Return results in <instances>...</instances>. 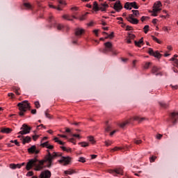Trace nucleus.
I'll return each instance as SVG.
<instances>
[{
  "mask_svg": "<svg viewBox=\"0 0 178 178\" xmlns=\"http://www.w3.org/2000/svg\"><path fill=\"white\" fill-rule=\"evenodd\" d=\"M47 151L48 153L44 156V159H30L26 166V170H31V169L34 168V170L40 172V170H42L44 168H45V166H44V163H47L46 165L47 168H51L52 166V162L54 161V159H56V158L59 156H62V154L60 153L54 152L53 154H51L49 149Z\"/></svg>",
  "mask_w": 178,
  "mask_h": 178,
  "instance_id": "1",
  "label": "nucleus"
},
{
  "mask_svg": "<svg viewBox=\"0 0 178 178\" xmlns=\"http://www.w3.org/2000/svg\"><path fill=\"white\" fill-rule=\"evenodd\" d=\"M17 106L19 107V116H24V113L27 112V109H30V104L28 101H24L18 103Z\"/></svg>",
  "mask_w": 178,
  "mask_h": 178,
  "instance_id": "2",
  "label": "nucleus"
},
{
  "mask_svg": "<svg viewBox=\"0 0 178 178\" xmlns=\"http://www.w3.org/2000/svg\"><path fill=\"white\" fill-rule=\"evenodd\" d=\"M109 8V5L106 3H102L99 6H98V3L97 1H94L92 9L95 12H98V10H101L102 12H105Z\"/></svg>",
  "mask_w": 178,
  "mask_h": 178,
  "instance_id": "3",
  "label": "nucleus"
},
{
  "mask_svg": "<svg viewBox=\"0 0 178 178\" xmlns=\"http://www.w3.org/2000/svg\"><path fill=\"white\" fill-rule=\"evenodd\" d=\"M124 8L125 9H127V10H131V8H134V9H138V8H140L138 5H137V2L134 1V2H127L124 6Z\"/></svg>",
  "mask_w": 178,
  "mask_h": 178,
  "instance_id": "4",
  "label": "nucleus"
},
{
  "mask_svg": "<svg viewBox=\"0 0 178 178\" xmlns=\"http://www.w3.org/2000/svg\"><path fill=\"white\" fill-rule=\"evenodd\" d=\"M21 131L18 133V134H21V136H24V134H29L31 130V127H29L27 124H24L22 127H21Z\"/></svg>",
  "mask_w": 178,
  "mask_h": 178,
  "instance_id": "5",
  "label": "nucleus"
},
{
  "mask_svg": "<svg viewBox=\"0 0 178 178\" xmlns=\"http://www.w3.org/2000/svg\"><path fill=\"white\" fill-rule=\"evenodd\" d=\"M105 48L103 49H100L102 54H108V52H111L113 49L112 48V43L111 42H106L104 43Z\"/></svg>",
  "mask_w": 178,
  "mask_h": 178,
  "instance_id": "6",
  "label": "nucleus"
},
{
  "mask_svg": "<svg viewBox=\"0 0 178 178\" xmlns=\"http://www.w3.org/2000/svg\"><path fill=\"white\" fill-rule=\"evenodd\" d=\"M148 54L151 55V56H154V58H157V59H161L162 57V54H160L159 51H154V49L149 48Z\"/></svg>",
  "mask_w": 178,
  "mask_h": 178,
  "instance_id": "7",
  "label": "nucleus"
},
{
  "mask_svg": "<svg viewBox=\"0 0 178 178\" xmlns=\"http://www.w3.org/2000/svg\"><path fill=\"white\" fill-rule=\"evenodd\" d=\"M52 175V174L51 173V171L46 170L42 171L40 173V178H51V176Z\"/></svg>",
  "mask_w": 178,
  "mask_h": 178,
  "instance_id": "8",
  "label": "nucleus"
},
{
  "mask_svg": "<svg viewBox=\"0 0 178 178\" xmlns=\"http://www.w3.org/2000/svg\"><path fill=\"white\" fill-rule=\"evenodd\" d=\"M113 9L116 10V12H120L121 10L123 9V6H122V3H120V1H117L113 6Z\"/></svg>",
  "mask_w": 178,
  "mask_h": 178,
  "instance_id": "9",
  "label": "nucleus"
},
{
  "mask_svg": "<svg viewBox=\"0 0 178 178\" xmlns=\"http://www.w3.org/2000/svg\"><path fill=\"white\" fill-rule=\"evenodd\" d=\"M60 163H64L63 165L65 166V165H69L70 163V157L67 156H62L61 159L58 161Z\"/></svg>",
  "mask_w": 178,
  "mask_h": 178,
  "instance_id": "10",
  "label": "nucleus"
},
{
  "mask_svg": "<svg viewBox=\"0 0 178 178\" xmlns=\"http://www.w3.org/2000/svg\"><path fill=\"white\" fill-rule=\"evenodd\" d=\"M170 117L171 118V120L173 124H176V123H177L178 113L173 112L170 115Z\"/></svg>",
  "mask_w": 178,
  "mask_h": 178,
  "instance_id": "11",
  "label": "nucleus"
},
{
  "mask_svg": "<svg viewBox=\"0 0 178 178\" xmlns=\"http://www.w3.org/2000/svg\"><path fill=\"white\" fill-rule=\"evenodd\" d=\"M83 34H84V29L81 28H76L75 29V35L76 38H80Z\"/></svg>",
  "mask_w": 178,
  "mask_h": 178,
  "instance_id": "12",
  "label": "nucleus"
},
{
  "mask_svg": "<svg viewBox=\"0 0 178 178\" xmlns=\"http://www.w3.org/2000/svg\"><path fill=\"white\" fill-rule=\"evenodd\" d=\"M28 152L29 154H40V150L37 149V147H35V145H33L29 148Z\"/></svg>",
  "mask_w": 178,
  "mask_h": 178,
  "instance_id": "13",
  "label": "nucleus"
},
{
  "mask_svg": "<svg viewBox=\"0 0 178 178\" xmlns=\"http://www.w3.org/2000/svg\"><path fill=\"white\" fill-rule=\"evenodd\" d=\"M152 73L155 74V76H162V72H159V68L156 66L152 67Z\"/></svg>",
  "mask_w": 178,
  "mask_h": 178,
  "instance_id": "14",
  "label": "nucleus"
},
{
  "mask_svg": "<svg viewBox=\"0 0 178 178\" xmlns=\"http://www.w3.org/2000/svg\"><path fill=\"white\" fill-rule=\"evenodd\" d=\"M23 6L26 10H33V9H34V6L31 5L30 3H24Z\"/></svg>",
  "mask_w": 178,
  "mask_h": 178,
  "instance_id": "15",
  "label": "nucleus"
},
{
  "mask_svg": "<svg viewBox=\"0 0 178 178\" xmlns=\"http://www.w3.org/2000/svg\"><path fill=\"white\" fill-rule=\"evenodd\" d=\"M63 18L65 19V20H69L70 22H73V19H77V17H76V16L74 15H72L70 17V15H63Z\"/></svg>",
  "mask_w": 178,
  "mask_h": 178,
  "instance_id": "16",
  "label": "nucleus"
},
{
  "mask_svg": "<svg viewBox=\"0 0 178 178\" xmlns=\"http://www.w3.org/2000/svg\"><path fill=\"white\" fill-rule=\"evenodd\" d=\"M31 141V137L26 136V137H22V143L23 144H26V143H30Z\"/></svg>",
  "mask_w": 178,
  "mask_h": 178,
  "instance_id": "17",
  "label": "nucleus"
},
{
  "mask_svg": "<svg viewBox=\"0 0 178 178\" xmlns=\"http://www.w3.org/2000/svg\"><path fill=\"white\" fill-rule=\"evenodd\" d=\"M159 105L160 106H161V108H164V109H166V108H169V104L165 103V102H160Z\"/></svg>",
  "mask_w": 178,
  "mask_h": 178,
  "instance_id": "18",
  "label": "nucleus"
},
{
  "mask_svg": "<svg viewBox=\"0 0 178 178\" xmlns=\"http://www.w3.org/2000/svg\"><path fill=\"white\" fill-rule=\"evenodd\" d=\"M134 42H135V45L136 47H139V48H140V47H141L140 44H144V40H143V38H142L141 39H140V40L138 42L135 40Z\"/></svg>",
  "mask_w": 178,
  "mask_h": 178,
  "instance_id": "19",
  "label": "nucleus"
},
{
  "mask_svg": "<svg viewBox=\"0 0 178 178\" xmlns=\"http://www.w3.org/2000/svg\"><path fill=\"white\" fill-rule=\"evenodd\" d=\"M1 133H6V134H9L12 131V129L10 128H3L1 129Z\"/></svg>",
  "mask_w": 178,
  "mask_h": 178,
  "instance_id": "20",
  "label": "nucleus"
},
{
  "mask_svg": "<svg viewBox=\"0 0 178 178\" xmlns=\"http://www.w3.org/2000/svg\"><path fill=\"white\" fill-rule=\"evenodd\" d=\"M115 175H123V169L122 168H116L115 169Z\"/></svg>",
  "mask_w": 178,
  "mask_h": 178,
  "instance_id": "21",
  "label": "nucleus"
},
{
  "mask_svg": "<svg viewBox=\"0 0 178 178\" xmlns=\"http://www.w3.org/2000/svg\"><path fill=\"white\" fill-rule=\"evenodd\" d=\"M54 27H56L57 30L59 31L63 30L65 28V26L60 24H54Z\"/></svg>",
  "mask_w": 178,
  "mask_h": 178,
  "instance_id": "22",
  "label": "nucleus"
},
{
  "mask_svg": "<svg viewBox=\"0 0 178 178\" xmlns=\"http://www.w3.org/2000/svg\"><path fill=\"white\" fill-rule=\"evenodd\" d=\"M121 149H123V147H115L114 148L110 149V152H115L116 151H121Z\"/></svg>",
  "mask_w": 178,
  "mask_h": 178,
  "instance_id": "23",
  "label": "nucleus"
},
{
  "mask_svg": "<svg viewBox=\"0 0 178 178\" xmlns=\"http://www.w3.org/2000/svg\"><path fill=\"white\" fill-rule=\"evenodd\" d=\"M134 120H137L138 122H143V120H145V118H140L138 116H135L134 118Z\"/></svg>",
  "mask_w": 178,
  "mask_h": 178,
  "instance_id": "24",
  "label": "nucleus"
},
{
  "mask_svg": "<svg viewBox=\"0 0 178 178\" xmlns=\"http://www.w3.org/2000/svg\"><path fill=\"white\" fill-rule=\"evenodd\" d=\"M129 23H131L132 24H138V19L136 18H133L132 19H129Z\"/></svg>",
  "mask_w": 178,
  "mask_h": 178,
  "instance_id": "25",
  "label": "nucleus"
},
{
  "mask_svg": "<svg viewBox=\"0 0 178 178\" xmlns=\"http://www.w3.org/2000/svg\"><path fill=\"white\" fill-rule=\"evenodd\" d=\"M132 13L134 14V16L136 17H138L140 15V11L137 10H132Z\"/></svg>",
  "mask_w": 178,
  "mask_h": 178,
  "instance_id": "26",
  "label": "nucleus"
},
{
  "mask_svg": "<svg viewBox=\"0 0 178 178\" xmlns=\"http://www.w3.org/2000/svg\"><path fill=\"white\" fill-rule=\"evenodd\" d=\"M79 145L83 147H88L90 145L88 143L86 142H81L79 143Z\"/></svg>",
  "mask_w": 178,
  "mask_h": 178,
  "instance_id": "27",
  "label": "nucleus"
},
{
  "mask_svg": "<svg viewBox=\"0 0 178 178\" xmlns=\"http://www.w3.org/2000/svg\"><path fill=\"white\" fill-rule=\"evenodd\" d=\"M145 34H147L149 30V26L145 25L143 28Z\"/></svg>",
  "mask_w": 178,
  "mask_h": 178,
  "instance_id": "28",
  "label": "nucleus"
},
{
  "mask_svg": "<svg viewBox=\"0 0 178 178\" xmlns=\"http://www.w3.org/2000/svg\"><path fill=\"white\" fill-rule=\"evenodd\" d=\"M113 143L111 140H106L104 142L106 147H109V145H112Z\"/></svg>",
  "mask_w": 178,
  "mask_h": 178,
  "instance_id": "29",
  "label": "nucleus"
},
{
  "mask_svg": "<svg viewBox=\"0 0 178 178\" xmlns=\"http://www.w3.org/2000/svg\"><path fill=\"white\" fill-rule=\"evenodd\" d=\"M161 6H162V3H161V1H156L155 3H154V7L156 8H161Z\"/></svg>",
  "mask_w": 178,
  "mask_h": 178,
  "instance_id": "30",
  "label": "nucleus"
},
{
  "mask_svg": "<svg viewBox=\"0 0 178 178\" xmlns=\"http://www.w3.org/2000/svg\"><path fill=\"white\" fill-rule=\"evenodd\" d=\"M151 37L154 41H156V42H157L158 44H161V40H159L158 38H156V37H155L154 35H152Z\"/></svg>",
  "mask_w": 178,
  "mask_h": 178,
  "instance_id": "31",
  "label": "nucleus"
},
{
  "mask_svg": "<svg viewBox=\"0 0 178 178\" xmlns=\"http://www.w3.org/2000/svg\"><path fill=\"white\" fill-rule=\"evenodd\" d=\"M132 19H134V15L129 14V16L127 17V20L129 22Z\"/></svg>",
  "mask_w": 178,
  "mask_h": 178,
  "instance_id": "32",
  "label": "nucleus"
},
{
  "mask_svg": "<svg viewBox=\"0 0 178 178\" xmlns=\"http://www.w3.org/2000/svg\"><path fill=\"white\" fill-rule=\"evenodd\" d=\"M88 140L90 141V143H91L92 144H95V140H94V137L89 136Z\"/></svg>",
  "mask_w": 178,
  "mask_h": 178,
  "instance_id": "33",
  "label": "nucleus"
},
{
  "mask_svg": "<svg viewBox=\"0 0 178 178\" xmlns=\"http://www.w3.org/2000/svg\"><path fill=\"white\" fill-rule=\"evenodd\" d=\"M65 175H73L74 173V170H65L64 172Z\"/></svg>",
  "mask_w": 178,
  "mask_h": 178,
  "instance_id": "34",
  "label": "nucleus"
},
{
  "mask_svg": "<svg viewBox=\"0 0 178 178\" xmlns=\"http://www.w3.org/2000/svg\"><path fill=\"white\" fill-rule=\"evenodd\" d=\"M40 145H41V147L48 148L49 143L48 142H45V143H41Z\"/></svg>",
  "mask_w": 178,
  "mask_h": 178,
  "instance_id": "35",
  "label": "nucleus"
},
{
  "mask_svg": "<svg viewBox=\"0 0 178 178\" xmlns=\"http://www.w3.org/2000/svg\"><path fill=\"white\" fill-rule=\"evenodd\" d=\"M134 144H137L138 145L139 144H141V143H143V140L134 139Z\"/></svg>",
  "mask_w": 178,
  "mask_h": 178,
  "instance_id": "36",
  "label": "nucleus"
},
{
  "mask_svg": "<svg viewBox=\"0 0 178 178\" xmlns=\"http://www.w3.org/2000/svg\"><path fill=\"white\" fill-rule=\"evenodd\" d=\"M45 116L47 118V119H52V115H51L49 113H48V110L45 112Z\"/></svg>",
  "mask_w": 178,
  "mask_h": 178,
  "instance_id": "37",
  "label": "nucleus"
},
{
  "mask_svg": "<svg viewBox=\"0 0 178 178\" xmlns=\"http://www.w3.org/2000/svg\"><path fill=\"white\" fill-rule=\"evenodd\" d=\"M126 124H129V121H125L122 123H121L120 124V127H122V129H123V127H124V126H126Z\"/></svg>",
  "mask_w": 178,
  "mask_h": 178,
  "instance_id": "38",
  "label": "nucleus"
},
{
  "mask_svg": "<svg viewBox=\"0 0 178 178\" xmlns=\"http://www.w3.org/2000/svg\"><path fill=\"white\" fill-rule=\"evenodd\" d=\"M153 12H154V13H158V12H161V8L158 7H154L153 9Z\"/></svg>",
  "mask_w": 178,
  "mask_h": 178,
  "instance_id": "39",
  "label": "nucleus"
},
{
  "mask_svg": "<svg viewBox=\"0 0 178 178\" xmlns=\"http://www.w3.org/2000/svg\"><path fill=\"white\" fill-rule=\"evenodd\" d=\"M87 15H88V13H86L85 15H82L79 18V20H81V21L86 20V17L87 16Z\"/></svg>",
  "mask_w": 178,
  "mask_h": 178,
  "instance_id": "40",
  "label": "nucleus"
},
{
  "mask_svg": "<svg viewBox=\"0 0 178 178\" xmlns=\"http://www.w3.org/2000/svg\"><path fill=\"white\" fill-rule=\"evenodd\" d=\"M49 8H52L53 9H57V10H62V8H60V7H56L53 5H49Z\"/></svg>",
  "mask_w": 178,
  "mask_h": 178,
  "instance_id": "41",
  "label": "nucleus"
},
{
  "mask_svg": "<svg viewBox=\"0 0 178 178\" xmlns=\"http://www.w3.org/2000/svg\"><path fill=\"white\" fill-rule=\"evenodd\" d=\"M155 159H156V156H152V157H150L149 161H150L151 163H152V162H155Z\"/></svg>",
  "mask_w": 178,
  "mask_h": 178,
  "instance_id": "42",
  "label": "nucleus"
},
{
  "mask_svg": "<svg viewBox=\"0 0 178 178\" xmlns=\"http://www.w3.org/2000/svg\"><path fill=\"white\" fill-rule=\"evenodd\" d=\"M79 162H81L82 163H86V158L80 157L79 159Z\"/></svg>",
  "mask_w": 178,
  "mask_h": 178,
  "instance_id": "43",
  "label": "nucleus"
},
{
  "mask_svg": "<svg viewBox=\"0 0 178 178\" xmlns=\"http://www.w3.org/2000/svg\"><path fill=\"white\" fill-rule=\"evenodd\" d=\"M35 108H37V109H38V108H40L41 106V105L40 104V102H35Z\"/></svg>",
  "mask_w": 178,
  "mask_h": 178,
  "instance_id": "44",
  "label": "nucleus"
},
{
  "mask_svg": "<svg viewBox=\"0 0 178 178\" xmlns=\"http://www.w3.org/2000/svg\"><path fill=\"white\" fill-rule=\"evenodd\" d=\"M129 38L131 40H134V38H136V35L131 33H129Z\"/></svg>",
  "mask_w": 178,
  "mask_h": 178,
  "instance_id": "45",
  "label": "nucleus"
},
{
  "mask_svg": "<svg viewBox=\"0 0 178 178\" xmlns=\"http://www.w3.org/2000/svg\"><path fill=\"white\" fill-rule=\"evenodd\" d=\"M113 32H112L110 35H108L107 36L105 37L106 39L108 38H113Z\"/></svg>",
  "mask_w": 178,
  "mask_h": 178,
  "instance_id": "46",
  "label": "nucleus"
},
{
  "mask_svg": "<svg viewBox=\"0 0 178 178\" xmlns=\"http://www.w3.org/2000/svg\"><path fill=\"white\" fill-rule=\"evenodd\" d=\"M149 17H145V16H143L141 18H140V20L141 22H145V20L148 19Z\"/></svg>",
  "mask_w": 178,
  "mask_h": 178,
  "instance_id": "47",
  "label": "nucleus"
},
{
  "mask_svg": "<svg viewBox=\"0 0 178 178\" xmlns=\"http://www.w3.org/2000/svg\"><path fill=\"white\" fill-rule=\"evenodd\" d=\"M58 3H60V5H66V1H65V0H59Z\"/></svg>",
  "mask_w": 178,
  "mask_h": 178,
  "instance_id": "48",
  "label": "nucleus"
},
{
  "mask_svg": "<svg viewBox=\"0 0 178 178\" xmlns=\"http://www.w3.org/2000/svg\"><path fill=\"white\" fill-rule=\"evenodd\" d=\"M105 131H106L107 133L111 131V126L107 125L106 127L105 128Z\"/></svg>",
  "mask_w": 178,
  "mask_h": 178,
  "instance_id": "49",
  "label": "nucleus"
},
{
  "mask_svg": "<svg viewBox=\"0 0 178 178\" xmlns=\"http://www.w3.org/2000/svg\"><path fill=\"white\" fill-rule=\"evenodd\" d=\"M34 175V172L33 171H29L27 172L26 176L31 177Z\"/></svg>",
  "mask_w": 178,
  "mask_h": 178,
  "instance_id": "50",
  "label": "nucleus"
},
{
  "mask_svg": "<svg viewBox=\"0 0 178 178\" xmlns=\"http://www.w3.org/2000/svg\"><path fill=\"white\" fill-rule=\"evenodd\" d=\"M19 88H14V91L17 95H20V92H19Z\"/></svg>",
  "mask_w": 178,
  "mask_h": 178,
  "instance_id": "51",
  "label": "nucleus"
},
{
  "mask_svg": "<svg viewBox=\"0 0 178 178\" xmlns=\"http://www.w3.org/2000/svg\"><path fill=\"white\" fill-rule=\"evenodd\" d=\"M38 137H40V136H38V135H34V136H33V141H37Z\"/></svg>",
  "mask_w": 178,
  "mask_h": 178,
  "instance_id": "52",
  "label": "nucleus"
},
{
  "mask_svg": "<svg viewBox=\"0 0 178 178\" xmlns=\"http://www.w3.org/2000/svg\"><path fill=\"white\" fill-rule=\"evenodd\" d=\"M110 52H111L112 55L113 56H116L118 54V51L113 50V49H112V51H110Z\"/></svg>",
  "mask_w": 178,
  "mask_h": 178,
  "instance_id": "53",
  "label": "nucleus"
},
{
  "mask_svg": "<svg viewBox=\"0 0 178 178\" xmlns=\"http://www.w3.org/2000/svg\"><path fill=\"white\" fill-rule=\"evenodd\" d=\"M149 65H151V63H146L144 65L145 69H148V67H149Z\"/></svg>",
  "mask_w": 178,
  "mask_h": 178,
  "instance_id": "54",
  "label": "nucleus"
},
{
  "mask_svg": "<svg viewBox=\"0 0 178 178\" xmlns=\"http://www.w3.org/2000/svg\"><path fill=\"white\" fill-rule=\"evenodd\" d=\"M126 30L127 31H131V30H133V27L130 26H127Z\"/></svg>",
  "mask_w": 178,
  "mask_h": 178,
  "instance_id": "55",
  "label": "nucleus"
},
{
  "mask_svg": "<svg viewBox=\"0 0 178 178\" xmlns=\"http://www.w3.org/2000/svg\"><path fill=\"white\" fill-rule=\"evenodd\" d=\"M40 127H42L43 129H45V126H44V124H42L37 126V130H40Z\"/></svg>",
  "mask_w": 178,
  "mask_h": 178,
  "instance_id": "56",
  "label": "nucleus"
},
{
  "mask_svg": "<svg viewBox=\"0 0 178 178\" xmlns=\"http://www.w3.org/2000/svg\"><path fill=\"white\" fill-rule=\"evenodd\" d=\"M162 134H157L156 135V138H157V140H161V138H162Z\"/></svg>",
  "mask_w": 178,
  "mask_h": 178,
  "instance_id": "57",
  "label": "nucleus"
},
{
  "mask_svg": "<svg viewBox=\"0 0 178 178\" xmlns=\"http://www.w3.org/2000/svg\"><path fill=\"white\" fill-rule=\"evenodd\" d=\"M108 173H111V175H113L115 176V170H109Z\"/></svg>",
  "mask_w": 178,
  "mask_h": 178,
  "instance_id": "58",
  "label": "nucleus"
},
{
  "mask_svg": "<svg viewBox=\"0 0 178 178\" xmlns=\"http://www.w3.org/2000/svg\"><path fill=\"white\" fill-rule=\"evenodd\" d=\"M52 20H54V17L52 15H50L49 17V23H52Z\"/></svg>",
  "mask_w": 178,
  "mask_h": 178,
  "instance_id": "59",
  "label": "nucleus"
},
{
  "mask_svg": "<svg viewBox=\"0 0 178 178\" xmlns=\"http://www.w3.org/2000/svg\"><path fill=\"white\" fill-rule=\"evenodd\" d=\"M14 143H15V145H17V147H20V143H19V142H17V140H14Z\"/></svg>",
  "mask_w": 178,
  "mask_h": 178,
  "instance_id": "60",
  "label": "nucleus"
},
{
  "mask_svg": "<svg viewBox=\"0 0 178 178\" xmlns=\"http://www.w3.org/2000/svg\"><path fill=\"white\" fill-rule=\"evenodd\" d=\"M170 87H172V90H177V88H178L177 85L176 86L170 85Z\"/></svg>",
  "mask_w": 178,
  "mask_h": 178,
  "instance_id": "61",
  "label": "nucleus"
},
{
  "mask_svg": "<svg viewBox=\"0 0 178 178\" xmlns=\"http://www.w3.org/2000/svg\"><path fill=\"white\" fill-rule=\"evenodd\" d=\"M10 168L11 169H16V165H15V164H10Z\"/></svg>",
  "mask_w": 178,
  "mask_h": 178,
  "instance_id": "62",
  "label": "nucleus"
},
{
  "mask_svg": "<svg viewBox=\"0 0 178 178\" xmlns=\"http://www.w3.org/2000/svg\"><path fill=\"white\" fill-rule=\"evenodd\" d=\"M8 96L11 97V98H15V94L13 93H8Z\"/></svg>",
  "mask_w": 178,
  "mask_h": 178,
  "instance_id": "63",
  "label": "nucleus"
},
{
  "mask_svg": "<svg viewBox=\"0 0 178 178\" xmlns=\"http://www.w3.org/2000/svg\"><path fill=\"white\" fill-rule=\"evenodd\" d=\"M94 34H95L96 37H98V30L95 29L93 31Z\"/></svg>",
  "mask_w": 178,
  "mask_h": 178,
  "instance_id": "64",
  "label": "nucleus"
}]
</instances>
